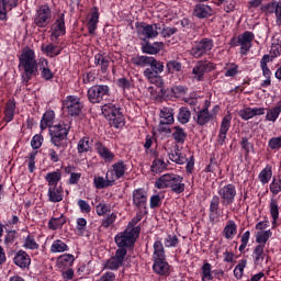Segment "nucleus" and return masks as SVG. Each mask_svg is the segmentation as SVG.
<instances>
[{
    "label": "nucleus",
    "mask_w": 281,
    "mask_h": 281,
    "mask_svg": "<svg viewBox=\"0 0 281 281\" xmlns=\"http://www.w3.org/2000/svg\"><path fill=\"white\" fill-rule=\"evenodd\" d=\"M142 228L137 227H127L124 232L119 233L115 237V244L119 249L115 252V256L108 259L105 263V269H110L111 271H117L119 267L124 265V260L126 255L128 254L127 248L133 247L135 245V240L139 236Z\"/></svg>",
    "instance_id": "1"
},
{
    "label": "nucleus",
    "mask_w": 281,
    "mask_h": 281,
    "mask_svg": "<svg viewBox=\"0 0 281 281\" xmlns=\"http://www.w3.org/2000/svg\"><path fill=\"white\" fill-rule=\"evenodd\" d=\"M19 69H23L22 80L27 85L34 76H38V63H36V55L32 48L26 47L20 55Z\"/></svg>",
    "instance_id": "2"
},
{
    "label": "nucleus",
    "mask_w": 281,
    "mask_h": 281,
    "mask_svg": "<svg viewBox=\"0 0 281 281\" xmlns=\"http://www.w3.org/2000/svg\"><path fill=\"white\" fill-rule=\"evenodd\" d=\"M155 188L158 190L170 188L175 194H181V192L186 191V183H183V177L175 173H166L156 180Z\"/></svg>",
    "instance_id": "3"
},
{
    "label": "nucleus",
    "mask_w": 281,
    "mask_h": 281,
    "mask_svg": "<svg viewBox=\"0 0 281 281\" xmlns=\"http://www.w3.org/2000/svg\"><path fill=\"white\" fill-rule=\"evenodd\" d=\"M102 115L109 121L110 126L114 128H122L125 124L122 108L113 103H106L101 108Z\"/></svg>",
    "instance_id": "4"
},
{
    "label": "nucleus",
    "mask_w": 281,
    "mask_h": 281,
    "mask_svg": "<svg viewBox=\"0 0 281 281\" xmlns=\"http://www.w3.org/2000/svg\"><path fill=\"white\" fill-rule=\"evenodd\" d=\"M69 135V125L65 123L55 124L49 127L50 143L56 148H67V136Z\"/></svg>",
    "instance_id": "5"
},
{
    "label": "nucleus",
    "mask_w": 281,
    "mask_h": 281,
    "mask_svg": "<svg viewBox=\"0 0 281 281\" xmlns=\"http://www.w3.org/2000/svg\"><path fill=\"white\" fill-rule=\"evenodd\" d=\"M87 95L91 104H100L104 98L111 95V88L106 85H94L88 89Z\"/></svg>",
    "instance_id": "6"
},
{
    "label": "nucleus",
    "mask_w": 281,
    "mask_h": 281,
    "mask_svg": "<svg viewBox=\"0 0 281 281\" xmlns=\"http://www.w3.org/2000/svg\"><path fill=\"white\" fill-rule=\"evenodd\" d=\"M136 27L140 41H150V38H157V36H159V31H161L160 23L147 24L146 22H143Z\"/></svg>",
    "instance_id": "7"
},
{
    "label": "nucleus",
    "mask_w": 281,
    "mask_h": 281,
    "mask_svg": "<svg viewBox=\"0 0 281 281\" xmlns=\"http://www.w3.org/2000/svg\"><path fill=\"white\" fill-rule=\"evenodd\" d=\"M212 47H214V41L204 37L200 42H195L190 49V55L193 56V58H203L207 52H212Z\"/></svg>",
    "instance_id": "8"
},
{
    "label": "nucleus",
    "mask_w": 281,
    "mask_h": 281,
    "mask_svg": "<svg viewBox=\"0 0 281 281\" xmlns=\"http://www.w3.org/2000/svg\"><path fill=\"white\" fill-rule=\"evenodd\" d=\"M217 196L221 199L222 205L228 207L236 201V186L229 183L221 187L217 191Z\"/></svg>",
    "instance_id": "9"
},
{
    "label": "nucleus",
    "mask_w": 281,
    "mask_h": 281,
    "mask_svg": "<svg viewBox=\"0 0 281 281\" xmlns=\"http://www.w3.org/2000/svg\"><path fill=\"white\" fill-rule=\"evenodd\" d=\"M52 20V9L49 5H41L34 15V25L37 27H47Z\"/></svg>",
    "instance_id": "10"
},
{
    "label": "nucleus",
    "mask_w": 281,
    "mask_h": 281,
    "mask_svg": "<svg viewBox=\"0 0 281 281\" xmlns=\"http://www.w3.org/2000/svg\"><path fill=\"white\" fill-rule=\"evenodd\" d=\"M148 203V193L144 189H135L133 191V205H135L140 214H148L146 205Z\"/></svg>",
    "instance_id": "11"
},
{
    "label": "nucleus",
    "mask_w": 281,
    "mask_h": 281,
    "mask_svg": "<svg viewBox=\"0 0 281 281\" xmlns=\"http://www.w3.org/2000/svg\"><path fill=\"white\" fill-rule=\"evenodd\" d=\"M254 38H256V35H254V32L246 31L243 34L238 35V43L240 45V54L241 56H245L249 49H251V43H254Z\"/></svg>",
    "instance_id": "12"
},
{
    "label": "nucleus",
    "mask_w": 281,
    "mask_h": 281,
    "mask_svg": "<svg viewBox=\"0 0 281 281\" xmlns=\"http://www.w3.org/2000/svg\"><path fill=\"white\" fill-rule=\"evenodd\" d=\"M232 127V113H227L221 123L220 133L217 136V144L220 146H223L225 144V140L227 139V133L229 132V128Z\"/></svg>",
    "instance_id": "13"
},
{
    "label": "nucleus",
    "mask_w": 281,
    "mask_h": 281,
    "mask_svg": "<svg viewBox=\"0 0 281 281\" xmlns=\"http://www.w3.org/2000/svg\"><path fill=\"white\" fill-rule=\"evenodd\" d=\"M215 67L214 64L210 61H199L192 70V74L195 75V78L201 81L203 80V76H205V72L207 71H214Z\"/></svg>",
    "instance_id": "14"
},
{
    "label": "nucleus",
    "mask_w": 281,
    "mask_h": 281,
    "mask_svg": "<svg viewBox=\"0 0 281 281\" xmlns=\"http://www.w3.org/2000/svg\"><path fill=\"white\" fill-rule=\"evenodd\" d=\"M94 65L99 67L101 74H106L109 67L111 66V56L106 53H98L94 55Z\"/></svg>",
    "instance_id": "15"
},
{
    "label": "nucleus",
    "mask_w": 281,
    "mask_h": 281,
    "mask_svg": "<svg viewBox=\"0 0 281 281\" xmlns=\"http://www.w3.org/2000/svg\"><path fill=\"white\" fill-rule=\"evenodd\" d=\"M221 207V198L218 195H213L210 207H209V218L212 225L218 223V209Z\"/></svg>",
    "instance_id": "16"
},
{
    "label": "nucleus",
    "mask_w": 281,
    "mask_h": 281,
    "mask_svg": "<svg viewBox=\"0 0 281 281\" xmlns=\"http://www.w3.org/2000/svg\"><path fill=\"white\" fill-rule=\"evenodd\" d=\"M213 12L214 10H212V7L199 2L194 5L192 14L195 19H210Z\"/></svg>",
    "instance_id": "17"
},
{
    "label": "nucleus",
    "mask_w": 281,
    "mask_h": 281,
    "mask_svg": "<svg viewBox=\"0 0 281 281\" xmlns=\"http://www.w3.org/2000/svg\"><path fill=\"white\" fill-rule=\"evenodd\" d=\"M153 269L157 273V276H165L166 278L170 276V263L166 261V258L154 259Z\"/></svg>",
    "instance_id": "18"
},
{
    "label": "nucleus",
    "mask_w": 281,
    "mask_h": 281,
    "mask_svg": "<svg viewBox=\"0 0 281 281\" xmlns=\"http://www.w3.org/2000/svg\"><path fill=\"white\" fill-rule=\"evenodd\" d=\"M94 148L100 156L101 159H104V161L111 162L115 159V154L109 149V147L104 146L101 142H97L94 144Z\"/></svg>",
    "instance_id": "19"
},
{
    "label": "nucleus",
    "mask_w": 281,
    "mask_h": 281,
    "mask_svg": "<svg viewBox=\"0 0 281 281\" xmlns=\"http://www.w3.org/2000/svg\"><path fill=\"white\" fill-rule=\"evenodd\" d=\"M13 262L16 265V267H20V269H27V267L32 265V259L27 252L24 250H19L13 258Z\"/></svg>",
    "instance_id": "20"
},
{
    "label": "nucleus",
    "mask_w": 281,
    "mask_h": 281,
    "mask_svg": "<svg viewBox=\"0 0 281 281\" xmlns=\"http://www.w3.org/2000/svg\"><path fill=\"white\" fill-rule=\"evenodd\" d=\"M108 172L113 177L114 181H117V179H122L126 175V164H124V160H119L112 165V170Z\"/></svg>",
    "instance_id": "21"
},
{
    "label": "nucleus",
    "mask_w": 281,
    "mask_h": 281,
    "mask_svg": "<svg viewBox=\"0 0 281 281\" xmlns=\"http://www.w3.org/2000/svg\"><path fill=\"white\" fill-rule=\"evenodd\" d=\"M65 34H67V31L65 27V13H63L54 23L52 36L58 38V36H65Z\"/></svg>",
    "instance_id": "22"
},
{
    "label": "nucleus",
    "mask_w": 281,
    "mask_h": 281,
    "mask_svg": "<svg viewBox=\"0 0 281 281\" xmlns=\"http://www.w3.org/2000/svg\"><path fill=\"white\" fill-rule=\"evenodd\" d=\"M93 183L97 190H104V188H111V186L115 183V179H113V177H110L108 172L105 175V179L104 177H97L94 178Z\"/></svg>",
    "instance_id": "23"
},
{
    "label": "nucleus",
    "mask_w": 281,
    "mask_h": 281,
    "mask_svg": "<svg viewBox=\"0 0 281 281\" xmlns=\"http://www.w3.org/2000/svg\"><path fill=\"white\" fill-rule=\"evenodd\" d=\"M207 106L209 105L198 111L196 116H194V120L199 126H205V124H209V122L212 120V114H210Z\"/></svg>",
    "instance_id": "24"
},
{
    "label": "nucleus",
    "mask_w": 281,
    "mask_h": 281,
    "mask_svg": "<svg viewBox=\"0 0 281 281\" xmlns=\"http://www.w3.org/2000/svg\"><path fill=\"white\" fill-rule=\"evenodd\" d=\"M16 112V101L9 99L4 106V122H12L14 120V113Z\"/></svg>",
    "instance_id": "25"
},
{
    "label": "nucleus",
    "mask_w": 281,
    "mask_h": 281,
    "mask_svg": "<svg viewBox=\"0 0 281 281\" xmlns=\"http://www.w3.org/2000/svg\"><path fill=\"white\" fill-rule=\"evenodd\" d=\"M150 68H146L143 72L144 76H155V74H162L164 71V61L157 60L155 57L151 59V64H149Z\"/></svg>",
    "instance_id": "26"
},
{
    "label": "nucleus",
    "mask_w": 281,
    "mask_h": 281,
    "mask_svg": "<svg viewBox=\"0 0 281 281\" xmlns=\"http://www.w3.org/2000/svg\"><path fill=\"white\" fill-rule=\"evenodd\" d=\"M91 13V18L88 22V32L89 34H95V30H98V23H100V12L98 11V7H93Z\"/></svg>",
    "instance_id": "27"
},
{
    "label": "nucleus",
    "mask_w": 281,
    "mask_h": 281,
    "mask_svg": "<svg viewBox=\"0 0 281 281\" xmlns=\"http://www.w3.org/2000/svg\"><path fill=\"white\" fill-rule=\"evenodd\" d=\"M63 187H49L48 188V201L50 203H60L63 201Z\"/></svg>",
    "instance_id": "28"
},
{
    "label": "nucleus",
    "mask_w": 281,
    "mask_h": 281,
    "mask_svg": "<svg viewBox=\"0 0 281 281\" xmlns=\"http://www.w3.org/2000/svg\"><path fill=\"white\" fill-rule=\"evenodd\" d=\"M160 124H175V110L172 108H162L160 111Z\"/></svg>",
    "instance_id": "29"
},
{
    "label": "nucleus",
    "mask_w": 281,
    "mask_h": 281,
    "mask_svg": "<svg viewBox=\"0 0 281 281\" xmlns=\"http://www.w3.org/2000/svg\"><path fill=\"white\" fill-rule=\"evenodd\" d=\"M237 232H238V226L236 225V222H234V220H229L223 229V236L227 240H232V238L236 236Z\"/></svg>",
    "instance_id": "30"
},
{
    "label": "nucleus",
    "mask_w": 281,
    "mask_h": 281,
    "mask_svg": "<svg viewBox=\"0 0 281 281\" xmlns=\"http://www.w3.org/2000/svg\"><path fill=\"white\" fill-rule=\"evenodd\" d=\"M155 57L146 56V55H136L132 57V63L136 67H150V64L153 63V59Z\"/></svg>",
    "instance_id": "31"
},
{
    "label": "nucleus",
    "mask_w": 281,
    "mask_h": 281,
    "mask_svg": "<svg viewBox=\"0 0 281 281\" xmlns=\"http://www.w3.org/2000/svg\"><path fill=\"white\" fill-rule=\"evenodd\" d=\"M255 267H260L265 260V245H257L252 251Z\"/></svg>",
    "instance_id": "32"
},
{
    "label": "nucleus",
    "mask_w": 281,
    "mask_h": 281,
    "mask_svg": "<svg viewBox=\"0 0 281 281\" xmlns=\"http://www.w3.org/2000/svg\"><path fill=\"white\" fill-rule=\"evenodd\" d=\"M63 179V173L59 170L46 173L45 180L49 188L58 187V182Z\"/></svg>",
    "instance_id": "33"
},
{
    "label": "nucleus",
    "mask_w": 281,
    "mask_h": 281,
    "mask_svg": "<svg viewBox=\"0 0 281 281\" xmlns=\"http://www.w3.org/2000/svg\"><path fill=\"white\" fill-rule=\"evenodd\" d=\"M172 137L177 144H186V139H188V133L181 126H175L172 128Z\"/></svg>",
    "instance_id": "34"
},
{
    "label": "nucleus",
    "mask_w": 281,
    "mask_h": 281,
    "mask_svg": "<svg viewBox=\"0 0 281 281\" xmlns=\"http://www.w3.org/2000/svg\"><path fill=\"white\" fill-rule=\"evenodd\" d=\"M42 52L50 58H56V56H60V52H63V48L54 44H48L46 46L42 45Z\"/></svg>",
    "instance_id": "35"
},
{
    "label": "nucleus",
    "mask_w": 281,
    "mask_h": 281,
    "mask_svg": "<svg viewBox=\"0 0 281 281\" xmlns=\"http://www.w3.org/2000/svg\"><path fill=\"white\" fill-rule=\"evenodd\" d=\"M54 117H56V114L54 113V111H47L41 121V128L42 131H45V128H49L50 126H54L52 124H54Z\"/></svg>",
    "instance_id": "36"
},
{
    "label": "nucleus",
    "mask_w": 281,
    "mask_h": 281,
    "mask_svg": "<svg viewBox=\"0 0 281 281\" xmlns=\"http://www.w3.org/2000/svg\"><path fill=\"white\" fill-rule=\"evenodd\" d=\"M166 258V250L164 249V244L160 240L154 243V255L153 260H160Z\"/></svg>",
    "instance_id": "37"
},
{
    "label": "nucleus",
    "mask_w": 281,
    "mask_h": 281,
    "mask_svg": "<svg viewBox=\"0 0 281 281\" xmlns=\"http://www.w3.org/2000/svg\"><path fill=\"white\" fill-rule=\"evenodd\" d=\"M67 223V217L61 215L60 217H53L48 222V227L53 229V232H56V229H61L63 225Z\"/></svg>",
    "instance_id": "38"
},
{
    "label": "nucleus",
    "mask_w": 281,
    "mask_h": 281,
    "mask_svg": "<svg viewBox=\"0 0 281 281\" xmlns=\"http://www.w3.org/2000/svg\"><path fill=\"white\" fill-rule=\"evenodd\" d=\"M169 159L179 166H183V164L188 161V158H186V155L181 154L179 147L176 148L175 153L169 154Z\"/></svg>",
    "instance_id": "39"
},
{
    "label": "nucleus",
    "mask_w": 281,
    "mask_h": 281,
    "mask_svg": "<svg viewBox=\"0 0 281 281\" xmlns=\"http://www.w3.org/2000/svg\"><path fill=\"white\" fill-rule=\"evenodd\" d=\"M147 80L151 85H155L156 87H159L161 93H165L164 91V77L159 76V74H154V75H144Z\"/></svg>",
    "instance_id": "40"
},
{
    "label": "nucleus",
    "mask_w": 281,
    "mask_h": 281,
    "mask_svg": "<svg viewBox=\"0 0 281 281\" xmlns=\"http://www.w3.org/2000/svg\"><path fill=\"white\" fill-rule=\"evenodd\" d=\"M270 214L272 216V223L276 225L278 223V218H280V206H278V200H270Z\"/></svg>",
    "instance_id": "41"
},
{
    "label": "nucleus",
    "mask_w": 281,
    "mask_h": 281,
    "mask_svg": "<svg viewBox=\"0 0 281 281\" xmlns=\"http://www.w3.org/2000/svg\"><path fill=\"white\" fill-rule=\"evenodd\" d=\"M191 116L192 112H190V109H188L187 106H182L180 108L178 113V122H180V124H188Z\"/></svg>",
    "instance_id": "42"
},
{
    "label": "nucleus",
    "mask_w": 281,
    "mask_h": 281,
    "mask_svg": "<svg viewBox=\"0 0 281 281\" xmlns=\"http://www.w3.org/2000/svg\"><path fill=\"white\" fill-rule=\"evenodd\" d=\"M166 69L167 74H179V71L183 69V65L181 64V61L172 59L166 64Z\"/></svg>",
    "instance_id": "43"
},
{
    "label": "nucleus",
    "mask_w": 281,
    "mask_h": 281,
    "mask_svg": "<svg viewBox=\"0 0 281 281\" xmlns=\"http://www.w3.org/2000/svg\"><path fill=\"white\" fill-rule=\"evenodd\" d=\"M273 233L271 231H259L256 235V243L258 245H267Z\"/></svg>",
    "instance_id": "44"
},
{
    "label": "nucleus",
    "mask_w": 281,
    "mask_h": 281,
    "mask_svg": "<svg viewBox=\"0 0 281 281\" xmlns=\"http://www.w3.org/2000/svg\"><path fill=\"white\" fill-rule=\"evenodd\" d=\"M271 177H273V171L271 170V166H267L260 171L259 181L263 186H266V183H269V181H271Z\"/></svg>",
    "instance_id": "45"
},
{
    "label": "nucleus",
    "mask_w": 281,
    "mask_h": 281,
    "mask_svg": "<svg viewBox=\"0 0 281 281\" xmlns=\"http://www.w3.org/2000/svg\"><path fill=\"white\" fill-rule=\"evenodd\" d=\"M68 249L69 246L60 239L55 240L50 246L52 254H63V251H68Z\"/></svg>",
    "instance_id": "46"
},
{
    "label": "nucleus",
    "mask_w": 281,
    "mask_h": 281,
    "mask_svg": "<svg viewBox=\"0 0 281 281\" xmlns=\"http://www.w3.org/2000/svg\"><path fill=\"white\" fill-rule=\"evenodd\" d=\"M65 109L68 115H71V117H76L80 113H82V109H85V105L80 102V103H75L72 105H66Z\"/></svg>",
    "instance_id": "47"
},
{
    "label": "nucleus",
    "mask_w": 281,
    "mask_h": 281,
    "mask_svg": "<svg viewBox=\"0 0 281 281\" xmlns=\"http://www.w3.org/2000/svg\"><path fill=\"white\" fill-rule=\"evenodd\" d=\"M280 113H281V105L271 108L270 110H268V112L266 114V120L268 122H276V120H278V117H280Z\"/></svg>",
    "instance_id": "48"
},
{
    "label": "nucleus",
    "mask_w": 281,
    "mask_h": 281,
    "mask_svg": "<svg viewBox=\"0 0 281 281\" xmlns=\"http://www.w3.org/2000/svg\"><path fill=\"white\" fill-rule=\"evenodd\" d=\"M41 76L44 80H52L54 78V72H52V69L47 67V60L42 61L40 66Z\"/></svg>",
    "instance_id": "49"
},
{
    "label": "nucleus",
    "mask_w": 281,
    "mask_h": 281,
    "mask_svg": "<svg viewBox=\"0 0 281 281\" xmlns=\"http://www.w3.org/2000/svg\"><path fill=\"white\" fill-rule=\"evenodd\" d=\"M76 258L71 254H64L59 256L58 258V263L61 265L63 267H71L74 265V261Z\"/></svg>",
    "instance_id": "50"
},
{
    "label": "nucleus",
    "mask_w": 281,
    "mask_h": 281,
    "mask_svg": "<svg viewBox=\"0 0 281 281\" xmlns=\"http://www.w3.org/2000/svg\"><path fill=\"white\" fill-rule=\"evenodd\" d=\"M168 168V164L164 159H155L151 164V172H164Z\"/></svg>",
    "instance_id": "51"
},
{
    "label": "nucleus",
    "mask_w": 281,
    "mask_h": 281,
    "mask_svg": "<svg viewBox=\"0 0 281 281\" xmlns=\"http://www.w3.org/2000/svg\"><path fill=\"white\" fill-rule=\"evenodd\" d=\"M201 270H202V281L214 280V277L212 276V265L210 262L203 263Z\"/></svg>",
    "instance_id": "52"
},
{
    "label": "nucleus",
    "mask_w": 281,
    "mask_h": 281,
    "mask_svg": "<svg viewBox=\"0 0 281 281\" xmlns=\"http://www.w3.org/2000/svg\"><path fill=\"white\" fill-rule=\"evenodd\" d=\"M90 148L91 147L89 146V137H83L79 140L77 146V150L79 154L89 153Z\"/></svg>",
    "instance_id": "53"
},
{
    "label": "nucleus",
    "mask_w": 281,
    "mask_h": 281,
    "mask_svg": "<svg viewBox=\"0 0 281 281\" xmlns=\"http://www.w3.org/2000/svg\"><path fill=\"white\" fill-rule=\"evenodd\" d=\"M36 155H38L37 151H32L29 154L27 159H29V172H34L36 170Z\"/></svg>",
    "instance_id": "54"
},
{
    "label": "nucleus",
    "mask_w": 281,
    "mask_h": 281,
    "mask_svg": "<svg viewBox=\"0 0 281 281\" xmlns=\"http://www.w3.org/2000/svg\"><path fill=\"white\" fill-rule=\"evenodd\" d=\"M268 146L271 150H280L281 148V136L270 138Z\"/></svg>",
    "instance_id": "55"
},
{
    "label": "nucleus",
    "mask_w": 281,
    "mask_h": 281,
    "mask_svg": "<svg viewBox=\"0 0 281 281\" xmlns=\"http://www.w3.org/2000/svg\"><path fill=\"white\" fill-rule=\"evenodd\" d=\"M179 245V237L177 235H168L165 239V247H177Z\"/></svg>",
    "instance_id": "56"
},
{
    "label": "nucleus",
    "mask_w": 281,
    "mask_h": 281,
    "mask_svg": "<svg viewBox=\"0 0 281 281\" xmlns=\"http://www.w3.org/2000/svg\"><path fill=\"white\" fill-rule=\"evenodd\" d=\"M218 168V162L216 161V156L212 155L210 158V164L204 169V172H215Z\"/></svg>",
    "instance_id": "57"
},
{
    "label": "nucleus",
    "mask_w": 281,
    "mask_h": 281,
    "mask_svg": "<svg viewBox=\"0 0 281 281\" xmlns=\"http://www.w3.org/2000/svg\"><path fill=\"white\" fill-rule=\"evenodd\" d=\"M115 218H117V215H115V213H112L110 215H108L103 221H102V227H104L105 229H109V227H111V225H113L115 223Z\"/></svg>",
    "instance_id": "58"
},
{
    "label": "nucleus",
    "mask_w": 281,
    "mask_h": 281,
    "mask_svg": "<svg viewBox=\"0 0 281 281\" xmlns=\"http://www.w3.org/2000/svg\"><path fill=\"white\" fill-rule=\"evenodd\" d=\"M270 192L272 194H280L281 192V179H273L270 183Z\"/></svg>",
    "instance_id": "59"
},
{
    "label": "nucleus",
    "mask_w": 281,
    "mask_h": 281,
    "mask_svg": "<svg viewBox=\"0 0 281 281\" xmlns=\"http://www.w3.org/2000/svg\"><path fill=\"white\" fill-rule=\"evenodd\" d=\"M239 117H241V120H251V117H254V112L251 108H246L243 110H239L238 112Z\"/></svg>",
    "instance_id": "60"
},
{
    "label": "nucleus",
    "mask_w": 281,
    "mask_h": 281,
    "mask_svg": "<svg viewBox=\"0 0 281 281\" xmlns=\"http://www.w3.org/2000/svg\"><path fill=\"white\" fill-rule=\"evenodd\" d=\"M171 93L176 98H179V95H186L188 93V88H186V86H176L171 88Z\"/></svg>",
    "instance_id": "61"
},
{
    "label": "nucleus",
    "mask_w": 281,
    "mask_h": 281,
    "mask_svg": "<svg viewBox=\"0 0 281 281\" xmlns=\"http://www.w3.org/2000/svg\"><path fill=\"white\" fill-rule=\"evenodd\" d=\"M31 146L34 148V150H38V148L43 146V135H35L31 140Z\"/></svg>",
    "instance_id": "62"
},
{
    "label": "nucleus",
    "mask_w": 281,
    "mask_h": 281,
    "mask_svg": "<svg viewBox=\"0 0 281 281\" xmlns=\"http://www.w3.org/2000/svg\"><path fill=\"white\" fill-rule=\"evenodd\" d=\"M77 204L79 205L80 212L82 214H90L91 213V205L85 200H78Z\"/></svg>",
    "instance_id": "63"
},
{
    "label": "nucleus",
    "mask_w": 281,
    "mask_h": 281,
    "mask_svg": "<svg viewBox=\"0 0 281 281\" xmlns=\"http://www.w3.org/2000/svg\"><path fill=\"white\" fill-rule=\"evenodd\" d=\"M24 247H25L26 249H38V244H37L36 240L34 239V237L27 236V237L25 238Z\"/></svg>",
    "instance_id": "64"
}]
</instances>
